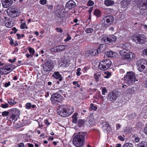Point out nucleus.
<instances>
[{"mask_svg":"<svg viewBox=\"0 0 147 147\" xmlns=\"http://www.w3.org/2000/svg\"><path fill=\"white\" fill-rule=\"evenodd\" d=\"M74 111L73 107L70 105H60L57 109L58 114L61 116L66 117L71 115Z\"/></svg>","mask_w":147,"mask_h":147,"instance_id":"f257e3e1","label":"nucleus"},{"mask_svg":"<svg viewBox=\"0 0 147 147\" xmlns=\"http://www.w3.org/2000/svg\"><path fill=\"white\" fill-rule=\"evenodd\" d=\"M86 134L84 133H80L75 136L73 140V144L77 147H81L84 143L85 136Z\"/></svg>","mask_w":147,"mask_h":147,"instance_id":"f03ea898","label":"nucleus"},{"mask_svg":"<svg viewBox=\"0 0 147 147\" xmlns=\"http://www.w3.org/2000/svg\"><path fill=\"white\" fill-rule=\"evenodd\" d=\"M125 82L127 84H131L136 81L135 74L132 71L128 72L127 75L124 77Z\"/></svg>","mask_w":147,"mask_h":147,"instance_id":"7ed1b4c3","label":"nucleus"},{"mask_svg":"<svg viewBox=\"0 0 147 147\" xmlns=\"http://www.w3.org/2000/svg\"><path fill=\"white\" fill-rule=\"evenodd\" d=\"M136 64L138 70L140 72H142L145 68L147 65V61L143 59H140L138 61Z\"/></svg>","mask_w":147,"mask_h":147,"instance_id":"20e7f679","label":"nucleus"},{"mask_svg":"<svg viewBox=\"0 0 147 147\" xmlns=\"http://www.w3.org/2000/svg\"><path fill=\"white\" fill-rule=\"evenodd\" d=\"M116 37L114 35L105 36L101 39L102 42H107V43H114L116 41Z\"/></svg>","mask_w":147,"mask_h":147,"instance_id":"39448f33","label":"nucleus"},{"mask_svg":"<svg viewBox=\"0 0 147 147\" xmlns=\"http://www.w3.org/2000/svg\"><path fill=\"white\" fill-rule=\"evenodd\" d=\"M114 18L111 16H105L102 19V23L105 26H109L112 24L114 22Z\"/></svg>","mask_w":147,"mask_h":147,"instance_id":"423d86ee","label":"nucleus"},{"mask_svg":"<svg viewBox=\"0 0 147 147\" xmlns=\"http://www.w3.org/2000/svg\"><path fill=\"white\" fill-rule=\"evenodd\" d=\"M119 53L121 55L123 56L125 59L128 60H130L132 58L135 57L134 54L131 52H126L125 51L120 50Z\"/></svg>","mask_w":147,"mask_h":147,"instance_id":"0eeeda50","label":"nucleus"},{"mask_svg":"<svg viewBox=\"0 0 147 147\" xmlns=\"http://www.w3.org/2000/svg\"><path fill=\"white\" fill-rule=\"evenodd\" d=\"M62 97L59 94L54 93L51 95V100L53 103H57L62 101Z\"/></svg>","mask_w":147,"mask_h":147,"instance_id":"6e6552de","label":"nucleus"},{"mask_svg":"<svg viewBox=\"0 0 147 147\" xmlns=\"http://www.w3.org/2000/svg\"><path fill=\"white\" fill-rule=\"evenodd\" d=\"M137 42L140 44L145 43L146 41V36L143 34H137L134 36Z\"/></svg>","mask_w":147,"mask_h":147,"instance_id":"1a4fd4ad","label":"nucleus"},{"mask_svg":"<svg viewBox=\"0 0 147 147\" xmlns=\"http://www.w3.org/2000/svg\"><path fill=\"white\" fill-rule=\"evenodd\" d=\"M53 68L52 64L49 62H47L43 66V69L46 72L50 71Z\"/></svg>","mask_w":147,"mask_h":147,"instance_id":"9d476101","label":"nucleus"},{"mask_svg":"<svg viewBox=\"0 0 147 147\" xmlns=\"http://www.w3.org/2000/svg\"><path fill=\"white\" fill-rule=\"evenodd\" d=\"M7 13L9 16L12 17H15L18 16V13L15 9L10 10L8 9L7 11Z\"/></svg>","mask_w":147,"mask_h":147,"instance_id":"9b49d317","label":"nucleus"},{"mask_svg":"<svg viewBox=\"0 0 147 147\" xmlns=\"http://www.w3.org/2000/svg\"><path fill=\"white\" fill-rule=\"evenodd\" d=\"M117 97V94L113 92H111L109 94L107 98L108 100L112 101L115 100Z\"/></svg>","mask_w":147,"mask_h":147,"instance_id":"f8f14e48","label":"nucleus"},{"mask_svg":"<svg viewBox=\"0 0 147 147\" xmlns=\"http://www.w3.org/2000/svg\"><path fill=\"white\" fill-rule=\"evenodd\" d=\"M76 4L73 1H69L66 4V8L71 9L75 7Z\"/></svg>","mask_w":147,"mask_h":147,"instance_id":"ddd939ff","label":"nucleus"},{"mask_svg":"<svg viewBox=\"0 0 147 147\" xmlns=\"http://www.w3.org/2000/svg\"><path fill=\"white\" fill-rule=\"evenodd\" d=\"M102 123L103 125L102 129L104 131H108L110 130V127L108 122L105 121L104 122H103Z\"/></svg>","mask_w":147,"mask_h":147,"instance_id":"4468645a","label":"nucleus"},{"mask_svg":"<svg viewBox=\"0 0 147 147\" xmlns=\"http://www.w3.org/2000/svg\"><path fill=\"white\" fill-rule=\"evenodd\" d=\"M11 113L12 114L11 117V118L12 120H17V118L16 117L18 113V109H14L13 111Z\"/></svg>","mask_w":147,"mask_h":147,"instance_id":"2eb2a0df","label":"nucleus"},{"mask_svg":"<svg viewBox=\"0 0 147 147\" xmlns=\"http://www.w3.org/2000/svg\"><path fill=\"white\" fill-rule=\"evenodd\" d=\"M3 68L6 71L9 72V73L12 71L13 69V67L11 65H8L5 66L3 67Z\"/></svg>","mask_w":147,"mask_h":147,"instance_id":"dca6fc26","label":"nucleus"},{"mask_svg":"<svg viewBox=\"0 0 147 147\" xmlns=\"http://www.w3.org/2000/svg\"><path fill=\"white\" fill-rule=\"evenodd\" d=\"M102 61L104 64V65L105 66H107L106 67L107 69L110 67L112 63L111 61L109 59H107Z\"/></svg>","mask_w":147,"mask_h":147,"instance_id":"f3484780","label":"nucleus"},{"mask_svg":"<svg viewBox=\"0 0 147 147\" xmlns=\"http://www.w3.org/2000/svg\"><path fill=\"white\" fill-rule=\"evenodd\" d=\"M53 76L56 79H59V81H61L62 80L61 76L58 72H56L54 73Z\"/></svg>","mask_w":147,"mask_h":147,"instance_id":"a211bd4d","label":"nucleus"},{"mask_svg":"<svg viewBox=\"0 0 147 147\" xmlns=\"http://www.w3.org/2000/svg\"><path fill=\"white\" fill-rule=\"evenodd\" d=\"M100 53V51H97V50L95 49H92L89 52L90 55L92 56L95 55Z\"/></svg>","mask_w":147,"mask_h":147,"instance_id":"6ab92c4d","label":"nucleus"},{"mask_svg":"<svg viewBox=\"0 0 147 147\" xmlns=\"http://www.w3.org/2000/svg\"><path fill=\"white\" fill-rule=\"evenodd\" d=\"M106 55L109 57H113L117 56V53L112 51H109L106 53Z\"/></svg>","mask_w":147,"mask_h":147,"instance_id":"aec40b11","label":"nucleus"},{"mask_svg":"<svg viewBox=\"0 0 147 147\" xmlns=\"http://www.w3.org/2000/svg\"><path fill=\"white\" fill-rule=\"evenodd\" d=\"M129 0H122L121 2V7L125 8L129 3Z\"/></svg>","mask_w":147,"mask_h":147,"instance_id":"412c9836","label":"nucleus"},{"mask_svg":"<svg viewBox=\"0 0 147 147\" xmlns=\"http://www.w3.org/2000/svg\"><path fill=\"white\" fill-rule=\"evenodd\" d=\"M114 3V1L112 0H105L104 1L105 5L107 6H111L113 5Z\"/></svg>","mask_w":147,"mask_h":147,"instance_id":"4be33fe9","label":"nucleus"},{"mask_svg":"<svg viewBox=\"0 0 147 147\" xmlns=\"http://www.w3.org/2000/svg\"><path fill=\"white\" fill-rule=\"evenodd\" d=\"M106 67L107 66H105L104 65V64L102 61L99 63L98 66L99 69L102 70H105L108 69Z\"/></svg>","mask_w":147,"mask_h":147,"instance_id":"5701e85b","label":"nucleus"},{"mask_svg":"<svg viewBox=\"0 0 147 147\" xmlns=\"http://www.w3.org/2000/svg\"><path fill=\"white\" fill-rule=\"evenodd\" d=\"M119 47L123 50V51H127L128 48V45L127 44H121L119 45Z\"/></svg>","mask_w":147,"mask_h":147,"instance_id":"b1692460","label":"nucleus"},{"mask_svg":"<svg viewBox=\"0 0 147 147\" xmlns=\"http://www.w3.org/2000/svg\"><path fill=\"white\" fill-rule=\"evenodd\" d=\"M5 25L6 27L9 28H11L13 26L12 22L7 20L5 21Z\"/></svg>","mask_w":147,"mask_h":147,"instance_id":"393cba45","label":"nucleus"},{"mask_svg":"<svg viewBox=\"0 0 147 147\" xmlns=\"http://www.w3.org/2000/svg\"><path fill=\"white\" fill-rule=\"evenodd\" d=\"M101 74L98 72L94 74V78L96 81L98 82L99 81V78L101 77Z\"/></svg>","mask_w":147,"mask_h":147,"instance_id":"a878e982","label":"nucleus"},{"mask_svg":"<svg viewBox=\"0 0 147 147\" xmlns=\"http://www.w3.org/2000/svg\"><path fill=\"white\" fill-rule=\"evenodd\" d=\"M72 122L74 123H76L77 122L78 117L77 113H75L72 117Z\"/></svg>","mask_w":147,"mask_h":147,"instance_id":"bb28decb","label":"nucleus"},{"mask_svg":"<svg viewBox=\"0 0 147 147\" xmlns=\"http://www.w3.org/2000/svg\"><path fill=\"white\" fill-rule=\"evenodd\" d=\"M135 92V88L134 87H131L127 90V92L130 94H132Z\"/></svg>","mask_w":147,"mask_h":147,"instance_id":"cd10ccee","label":"nucleus"},{"mask_svg":"<svg viewBox=\"0 0 147 147\" xmlns=\"http://www.w3.org/2000/svg\"><path fill=\"white\" fill-rule=\"evenodd\" d=\"M94 14L97 17H99L101 15V11L98 9H96L94 12Z\"/></svg>","mask_w":147,"mask_h":147,"instance_id":"c85d7f7f","label":"nucleus"},{"mask_svg":"<svg viewBox=\"0 0 147 147\" xmlns=\"http://www.w3.org/2000/svg\"><path fill=\"white\" fill-rule=\"evenodd\" d=\"M66 46L65 45H62L57 46L58 51L59 52L61 51L64 50L65 49Z\"/></svg>","mask_w":147,"mask_h":147,"instance_id":"c756f323","label":"nucleus"},{"mask_svg":"<svg viewBox=\"0 0 147 147\" xmlns=\"http://www.w3.org/2000/svg\"><path fill=\"white\" fill-rule=\"evenodd\" d=\"M94 31V29L91 28H87L85 30V32L87 34L92 33Z\"/></svg>","mask_w":147,"mask_h":147,"instance_id":"7c9ffc66","label":"nucleus"},{"mask_svg":"<svg viewBox=\"0 0 147 147\" xmlns=\"http://www.w3.org/2000/svg\"><path fill=\"white\" fill-rule=\"evenodd\" d=\"M8 73L9 72L6 71L3 68V67L0 68V74L1 75H5Z\"/></svg>","mask_w":147,"mask_h":147,"instance_id":"2f4dec72","label":"nucleus"},{"mask_svg":"<svg viewBox=\"0 0 147 147\" xmlns=\"http://www.w3.org/2000/svg\"><path fill=\"white\" fill-rule=\"evenodd\" d=\"M138 147H147V143L145 142H142L139 144Z\"/></svg>","mask_w":147,"mask_h":147,"instance_id":"473e14b6","label":"nucleus"},{"mask_svg":"<svg viewBox=\"0 0 147 147\" xmlns=\"http://www.w3.org/2000/svg\"><path fill=\"white\" fill-rule=\"evenodd\" d=\"M84 123V121L83 119H79L78 121V125L80 127Z\"/></svg>","mask_w":147,"mask_h":147,"instance_id":"72a5a7b5","label":"nucleus"},{"mask_svg":"<svg viewBox=\"0 0 147 147\" xmlns=\"http://www.w3.org/2000/svg\"><path fill=\"white\" fill-rule=\"evenodd\" d=\"M28 50L30 54L33 55L35 52L33 48L30 47L28 48Z\"/></svg>","mask_w":147,"mask_h":147,"instance_id":"f704fd0d","label":"nucleus"},{"mask_svg":"<svg viewBox=\"0 0 147 147\" xmlns=\"http://www.w3.org/2000/svg\"><path fill=\"white\" fill-rule=\"evenodd\" d=\"M123 147H133V145L129 143H127L124 144Z\"/></svg>","mask_w":147,"mask_h":147,"instance_id":"c9c22d12","label":"nucleus"},{"mask_svg":"<svg viewBox=\"0 0 147 147\" xmlns=\"http://www.w3.org/2000/svg\"><path fill=\"white\" fill-rule=\"evenodd\" d=\"M32 106V104L30 102H28L27 103L26 105V108L28 109H30Z\"/></svg>","mask_w":147,"mask_h":147,"instance_id":"e433bc0d","label":"nucleus"},{"mask_svg":"<svg viewBox=\"0 0 147 147\" xmlns=\"http://www.w3.org/2000/svg\"><path fill=\"white\" fill-rule=\"evenodd\" d=\"M90 109L94 111H96L97 109V107L95 106H94V104L92 103L90 105Z\"/></svg>","mask_w":147,"mask_h":147,"instance_id":"4c0bfd02","label":"nucleus"},{"mask_svg":"<svg viewBox=\"0 0 147 147\" xmlns=\"http://www.w3.org/2000/svg\"><path fill=\"white\" fill-rule=\"evenodd\" d=\"M104 73L105 74H107L106 76H104V77L106 78H109L111 75V73H110L108 72L107 71H105L104 72Z\"/></svg>","mask_w":147,"mask_h":147,"instance_id":"58836bf2","label":"nucleus"},{"mask_svg":"<svg viewBox=\"0 0 147 147\" xmlns=\"http://www.w3.org/2000/svg\"><path fill=\"white\" fill-rule=\"evenodd\" d=\"M20 28L21 29H24V28H26V29H27L28 28L27 27H26V24L25 23H22L20 26Z\"/></svg>","mask_w":147,"mask_h":147,"instance_id":"ea45409f","label":"nucleus"},{"mask_svg":"<svg viewBox=\"0 0 147 147\" xmlns=\"http://www.w3.org/2000/svg\"><path fill=\"white\" fill-rule=\"evenodd\" d=\"M103 45H101L100 46L99 48L97 49V51H100V52L104 51V49H103Z\"/></svg>","mask_w":147,"mask_h":147,"instance_id":"a19ab883","label":"nucleus"},{"mask_svg":"<svg viewBox=\"0 0 147 147\" xmlns=\"http://www.w3.org/2000/svg\"><path fill=\"white\" fill-rule=\"evenodd\" d=\"M94 4V2L91 0H89L87 3V5L88 6H91Z\"/></svg>","mask_w":147,"mask_h":147,"instance_id":"79ce46f5","label":"nucleus"},{"mask_svg":"<svg viewBox=\"0 0 147 147\" xmlns=\"http://www.w3.org/2000/svg\"><path fill=\"white\" fill-rule=\"evenodd\" d=\"M81 70V69L80 68H79L77 69V72H76V74L77 76H79L81 74V73L80 72Z\"/></svg>","mask_w":147,"mask_h":147,"instance_id":"37998d69","label":"nucleus"},{"mask_svg":"<svg viewBox=\"0 0 147 147\" xmlns=\"http://www.w3.org/2000/svg\"><path fill=\"white\" fill-rule=\"evenodd\" d=\"M57 48V46L54 48H51L50 49V50L53 52H57L58 51V50Z\"/></svg>","mask_w":147,"mask_h":147,"instance_id":"c03bdc74","label":"nucleus"},{"mask_svg":"<svg viewBox=\"0 0 147 147\" xmlns=\"http://www.w3.org/2000/svg\"><path fill=\"white\" fill-rule=\"evenodd\" d=\"M107 90L106 88H105V87L103 88L102 90V94L103 95H105V93L107 92Z\"/></svg>","mask_w":147,"mask_h":147,"instance_id":"a18cd8bd","label":"nucleus"},{"mask_svg":"<svg viewBox=\"0 0 147 147\" xmlns=\"http://www.w3.org/2000/svg\"><path fill=\"white\" fill-rule=\"evenodd\" d=\"M8 106V104L7 103H6L5 104H2L1 107L3 108H6Z\"/></svg>","mask_w":147,"mask_h":147,"instance_id":"49530a36","label":"nucleus"},{"mask_svg":"<svg viewBox=\"0 0 147 147\" xmlns=\"http://www.w3.org/2000/svg\"><path fill=\"white\" fill-rule=\"evenodd\" d=\"M9 113L7 111H4L2 113V115L3 116H5L8 115Z\"/></svg>","mask_w":147,"mask_h":147,"instance_id":"de8ad7c7","label":"nucleus"},{"mask_svg":"<svg viewBox=\"0 0 147 147\" xmlns=\"http://www.w3.org/2000/svg\"><path fill=\"white\" fill-rule=\"evenodd\" d=\"M35 121L37 122L38 125L42 124V119H40L38 120H35Z\"/></svg>","mask_w":147,"mask_h":147,"instance_id":"09e8293b","label":"nucleus"},{"mask_svg":"<svg viewBox=\"0 0 147 147\" xmlns=\"http://www.w3.org/2000/svg\"><path fill=\"white\" fill-rule=\"evenodd\" d=\"M16 102L14 101L13 100H11L10 101H8V103L10 105H15Z\"/></svg>","mask_w":147,"mask_h":147,"instance_id":"8fccbe9b","label":"nucleus"},{"mask_svg":"<svg viewBox=\"0 0 147 147\" xmlns=\"http://www.w3.org/2000/svg\"><path fill=\"white\" fill-rule=\"evenodd\" d=\"M73 84L76 86L78 88H79L80 87V85L78 84V82L77 81H74L73 82Z\"/></svg>","mask_w":147,"mask_h":147,"instance_id":"3c124183","label":"nucleus"},{"mask_svg":"<svg viewBox=\"0 0 147 147\" xmlns=\"http://www.w3.org/2000/svg\"><path fill=\"white\" fill-rule=\"evenodd\" d=\"M40 3L42 5H45L47 3L46 0H40Z\"/></svg>","mask_w":147,"mask_h":147,"instance_id":"603ef678","label":"nucleus"},{"mask_svg":"<svg viewBox=\"0 0 147 147\" xmlns=\"http://www.w3.org/2000/svg\"><path fill=\"white\" fill-rule=\"evenodd\" d=\"M67 37L65 39V41H68L71 39L70 36L69 34H67Z\"/></svg>","mask_w":147,"mask_h":147,"instance_id":"864d4df0","label":"nucleus"},{"mask_svg":"<svg viewBox=\"0 0 147 147\" xmlns=\"http://www.w3.org/2000/svg\"><path fill=\"white\" fill-rule=\"evenodd\" d=\"M142 53L144 56H147V49H144Z\"/></svg>","mask_w":147,"mask_h":147,"instance_id":"5fc2aeb1","label":"nucleus"},{"mask_svg":"<svg viewBox=\"0 0 147 147\" xmlns=\"http://www.w3.org/2000/svg\"><path fill=\"white\" fill-rule=\"evenodd\" d=\"M56 30L57 31L59 32L62 33L63 32V30L61 28H56Z\"/></svg>","mask_w":147,"mask_h":147,"instance_id":"6e6d98bb","label":"nucleus"},{"mask_svg":"<svg viewBox=\"0 0 147 147\" xmlns=\"http://www.w3.org/2000/svg\"><path fill=\"white\" fill-rule=\"evenodd\" d=\"M10 85V82H5L4 84V86L5 87H7Z\"/></svg>","mask_w":147,"mask_h":147,"instance_id":"4d7b16f0","label":"nucleus"},{"mask_svg":"<svg viewBox=\"0 0 147 147\" xmlns=\"http://www.w3.org/2000/svg\"><path fill=\"white\" fill-rule=\"evenodd\" d=\"M118 138L120 140L122 141H124L125 140L124 138L121 136H118Z\"/></svg>","mask_w":147,"mask_h":147,"instance_id":"13d9d810","label":"nucleus"},{"mask_svg":"<svg viewBox=\"0 0 147 147\" xmlns=\"http://www.w3.org/2000/svg\"><path fill=\"white\" fill-rule=\"evenodd\" d=\"M44 123L47 125H49L50 124V123L49 122L48 120L47 119L44 120Z\"/></svg>","mask_w":147,"mask_h":147,"instance_id":"bf43d9fd","label":"nucleus"},{"mask_svg":"<svg viewBox=\"0 0 147 147\" xmlns=\"http://www.w3.org/2000/svg\"><path fill=\"white\" fill-rule=\"evenodd\" d=\"M121 127V125L120 124L118 123L116 124V127L117 130H118Z\"/></svg>","mask_w":147,"mask_h":147,"instance_id":"052dcab7","label":"nucleus"},{"mask_svg":"<svg viewBox=\"0 0 147 147\" xmlns=\"http://www.w3.org/2000/svg\"><path fill=\"white\" fill-rule=\"evenodd\" d=\"M144 133L147 135V127H145L144 130Z\"/></svg>","mask_w":147,"mask_h":147,"instance_id":"680f3d73","label":"nucleus"},{"mask_svg":"<svg viewBox=\"0 0 147 147\" xmlns=\"http://www.w3.org/2000/svg\"><path fill=\"white\" fill-rule=\"evenodd\" d=\"M26 55L28 58L30 57H32L33 56V55H31V54L29 55L28 53L26 54Z\"/></svg>","mask_w":147,"mask_h":147,"instance_id":"e2e57ef3","label":"nucleus"},{"mask_svg":"<svg viewBox=\"0 0 147 147\" xmlns=\"http://www.w3.org/2000/svg\"><path fill=\"white\" fill-rule=\"evenodd\" d=\"M12 30L13 31L14 33H16L17 31H18V30L16 29L15 28H13L12 29Z\"/></svg>","mask_w":147,"mask_h":147,"instance_id":"0e129e2a","label":"nucleus"},{"mask_svg":"<svg viewBox=\"0 0 147 147\" xmlns=\"http://www.w3.org/2000/svg\"><path fill=\"white\" fill-rule=\"evenodd\" d=\"M135 141L136 142L139 141V138L138 137H136L135 138Z\"/></svg>","mask_w":147,"mask_h":147,"instance_id":"69168bd1","label":"nucleus"},{"mask_svg":"<svg viewBox=\"0 0 147 147\" xmlns=\"http://www.w3.org/2000/svg\"><path fill=\"white\" fill-rule=\"evenodd\" d=\"M27 145L28 147H34V145L32 144L28 143Z\"/></svg>","mask_w":147,"mask_h":147,"instance_id":"338daca9","label":"nucleus"},{"mask_svg":"<svg viewBox=\"0 0 147 147\" xmlns=\"http://www.w3.org/2000/svg\"><path fill=\"white\" fill-rule=\"evenodd\" d=\"M24 145L23 143H22L19 144V147H24Z\"/></svg>","mask_w":147,"mask_h":147,"instance_id":"774afa93","label":"nucleus"}]
</instances>
